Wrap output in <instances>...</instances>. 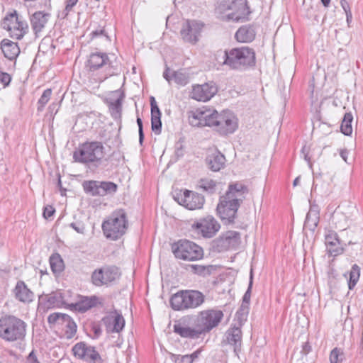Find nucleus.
Segmentation results:
<instances>
[{"instance_id": "nucleus-56", "label": "nucleus", "mask_w": 363, "mask_h": 363, "mask_svg": "<svg viewBox=\"0 0 363 363\" xmlns=\"http://www.w3.org/2000/svg\"><path fill=\"white\" fill-rule=\"evenodd\" d=\"M55 208L52 206L48 205L44 207L43 215L45 219H48L51 218L55 214Z\"/></svg>"}, {"instance_id": "nucleus-18", "label": "nucleus", "mask_w": 363, "mask_h": 363, "mask_svg": "<svg viewBox=\"0 0 363 363\" xmlns=\"http://www.w3.org/2000/svg\"><path fill=\"white\" fill-rule=\"evenodd\" d=\"M102 305L103 298L96 295L88 296L77 294L76 301L74 303H68L67 308L72 311L84 313L92 308Z\"/></svg>"}, {"instance_id": "nucleus-28", "label": "nucleus", "mask_w": 363, "mask_h": 363, "mask_svg": "<svg viewBox=\"0 0 363 363\" xmlns=\"http://www.w3.org/2000/svg\"><path fill=\"white\" fill-rule=\"evenodd\" d=\"M0 48L4 56L11 61L16 60L21 52L18 43L7 38H4L1 41Z\"/></svg>"}, {"instance_id": "nucleus-7", "label": "nucleus", "mask_w": 363, "mask_h": 363, "mask_svg": "<svg viewBox=\"0 0 363 363\" xmlns=\"http://www.w3.org/2000/svg\"><path fill=\"white\" fill-rule=\"evenodd\" d=\"M26 323L12 315L0 318V338L6 342L22 340L26 335Z\"/></svg>"}, {"instance_id": "nucleus-45", "label": "nucleus", "mask_w": 363, "mask_h": 363, "mask_svg": "<svg viewBox=\"0 0 363 363\" xmlns=\"http://www.w3.org/2000/svg\"><path fill=\"white\" fill-rule=\"evenodd\" d=\"M242 16H239L236 13H231L228 15V18L236 22H239L240 21H242L243 20H248L247 16L250 14L251 11H250V8L247 3L242 6Z\"/></svg>"}, {"instance_id": "nucleus-53", "label": "nucleus", "mask_w": 363, "mask_h": 363, "mask_svg": "<svg viewBox=\"0 0 363 363\" xmlns=\"http://www.w3.org/2000/svg\"><path fill=\"white\" fill-rule=\"evenodd\" d=\"M91 330L94 333V335L91 336L92 339H98L102 333V330L100 325L96 323H91Z\"/></svg>"}, {"instance_id": "nucleus-30", "label": "nucleus", "mask_w": 363, "mask_h": 363, "mask_svg": "<svg viewBox=\"0 0 363 363\" xmlns=\"http://www.w3.org/2000/svg\"><path fill=\"white\" fill-rule=\"evenodd\" d=\"M206 164L209 169L218 172L225 167V157L219 151H216L206 157Z\"/></svg>"}, {"instance_id": "nucleus-41", "label": "nucleus", "mask_w": 363, "mask_h": 363, "mask_svg": "<svg viewBox=\"0 0 363 363\" xmlns=\"http://www.w3.org/2000/svg\"><path fill=\"white\" fill-rule=\"evenodd\" d=\"M349 275L348 288L350 290H352L359 279L360 267L357 264H354L351 267Z\"/></svg>"}, {"instance_id": "nucleus-33", "label": "nucleus", "mask_w": 363, "mask_h": 363, "mask_svg": "<svg viewBox=\"0 0 363 363\" xmlns=\"http://www.w3.org/2000/svg\"><path fill=\"white\" fill-rule=\"evenodd\" d=\"M82 186L86 194L93 197H101L99 180H84Z\"/></svg>"}, {"instance_id": "nucleus-50", "label": "nucleus", "mask_w": 363, "mask_h": 363, "mask_svg": "<svg viewBox=\"0 0 363 363\" xmlns=\"http://www.w3.org/2000/svg\"><path fill=\"white\" fill-rule=\"evenodd\" d=\"M184 138H180L177 142H176L174 145L175 148V156L177 159L182 157L184 155L185 152V147H184Z\"/></svg>"}, {"instance_id": "nucleus-8", "label": "nucleus", "mask_w": 363, "mask_h": 363, "mask_svg": "<svg viewBox=\"0 0 363 363\" xmlns=\"http://www.w3.org/2000/svg\"><path fill=\"white\" fill-rule=\"evenodd\" d=\"M2 28L9 32V36L15 40H21L29 30L26 18L16 10L7 12L1 23Z\"/></svg>"}, {"instance_id": "nucleus-9", "label": "nucleus", "mask_w": 363, "mask_h": 363, "mask_svg": "<svg viewBox=\"0 0 363 363\" xmlns=\"http://www.w3.org/2000/svg\"><path fill=\"white\" fill-rule=\"evenodd\" d=\"M172 253L177 259L194 262L203 257V248L186 239H181L171 245Z\"/></svg>"}, {"instance_id": "nucleus-27", "label": "nucleus", "mask_w": 363, "mask_h": 363, "mask_svg": "<svg viewBox=\"0 0 363 363\" xmlns=\"http://www.w3.org/2000/svg\"><path fill=\"white\" fill-rule=\"evenodd\" d=\"M256 33V27L254 24L244 25L236 31L235 38L238 42L249 43L255 39Z\"/></svg>"}, {"instance_id": "nucleus-44", "label": "nucleus", "mask_w": 363, "mask_h": 363, "mask_svg": "<svg viewBox=\"0 0 363 363\" xmlns=\"http://www.w3.org/2000/svg\"><path fill=\"white\" fill-rule=\"evenodd\" d=\"M250 307H246L244 306H240L238 310L235 313V318L238 321L237 326H242L244 325L245 322L247 320V318L249 313Z\"/></svg>"}, {"instance_id": "nucleus-54", "label": "nucleus", "mask_w": 363, "mask_h": 363, "mask_svg": "<svg viewBox=\"0 0 363 363\" xmlns=\"http://www.w3.org/2000/svg\"><path fill=\"white\" fill-rule=\"evenodd\" d=\"M171 359L174 363H191L190 360H189L187 355L172 354Z\"/></svg>"}, {"instance_id": "nucleus-22", "label": "nucleus", "mask_w": 363, "mask_h": 363, "mask_svg": "<svg viewBox=\"0 0 363 363\" xmlns=\"http://www.w3.org/2000/svg\"><path fill=\"white\" fill-rule=\"evenodd\" d=\"M325 244L327 253L330 256L336 257L344 252L343 245L337 233L332 230H328L325 235Z\"/></svg>"}, {"instance_id": "nucleus-58", "label": "nucleus", "mask_w": 363, "mask_h": 363, "mask_svg": "<svg viewBox=\"0 0 363 363\" xmlns=\"http://www.w3.org/2000/svg\"><path fill=\"white\" fill-rule=\"evenodd\" d=\"M78 0H66V6L64 11L65 17L68 16L72 8L77 4Z\"/></svg>"}, {"instance_id": "nucleus-15", "label": "nucleus", "mask_w": 363, "mask_h": 363, "mask_svg": "<svg viewBox=\"0 0 363 363\" xmlns=\"http://www.w3.org/2000/svg\"><path fill=\"white\" fill-rule=\"evenodd\" d=\"M174 199L179 204L189 210L201 209L205 203L203 195L188 189H185L183 193L182 191L177 193Z\"/></svg>"}, {"instance_id": "nucleus-59", "label": "nucleus", "mask_w": 363, "mask_h": 363, "mask_svg": "<svg viewBox=\"0 0 363 363\" xmlns=\"http://www.w3.org/2000/svg\"><path fill=\"white\" fill-rule=\"evenodd\" d=\"M69 226L73 228L78 233L84 234V225L82 223H71Z\"/></svg>"}, {"instance_id": "nucleus-47", "label": "nucleus", "mask_w": 363, "mask_h": 363, "mask_svg": "<svg viewBox=\"0 0 363 363\" xmlns=\"http://www.w3.org/2000/svg\"><path fill=\"white\" fill-rule=\"evenodd\" d=\"M252 284H253V274H252V269H251L248 287L242 297V301L241 306L250 307Z\"/></svg>"}, {"instance_id": "nucleus-32", "label": "nucleus", "mask_w": 363, "mask_h": 363, "mask_svg": "<svg viewBox=\"0 0 363 363\" xmlns=\"http://www.w3.org/2000/svg\"><path fill=\"white\" fill-rule=\"evenodd\" d=\"M50 14L43 11L35 12L30 18L32 29L37 34L40 32L48 21Z\"/></svg>"}, {"instance_id": "nucleus-34", "label": "nucleus", "mask_w": 363, "mask_h": 363, "mask_svg": "<svg viewBox=\"0 0 363 363\" xmlns=\"http://www.w3.org/2000/svg\"><path fill=\"white\" fill-rule=\"evenodd\" d=\"M228 247L230 250H237L241 244L240 233L238 231L228 230L223 233Z\"/></svg>"}, {"instance_id": "nucleus-48", "label": "nucleus", "mask_w": 363, "mask_h": 363, "mask_svg": "<svg viewBox=\"0 0 363 363\" xmlns=\"http://www.w3.org/2000/svg\"><path fill=\"white\" fill-rule=\"evenodd\" d=\"M66 313H52L49 315L48 317V323L50 325V327H52L53 325L56 324H61L62 322H63L65 318H66Z\"/></svg>"}, {"instance_id": "nucleus-36", "label": "nucleus", "mask_w": 363, "mask_h": 363, "mask_svg": "<svg viewBox=\"0 0 363 363\" xmlns=\"http://www.w3.org/2000/svg\"><path fill=\"white\" fill-rule=\"evenodd\" d=\"M66 318H65L61 325H65V336L69 340L75 335L77 325L71 316L67 314Z\"/></svg>"}, {"instance_id": "nucleus-63", "label": "nucleus", "mask_w": 363, "mask_h": 363, "mask_svg": "<svg viewBox=\"0 0 363 363\" xmlns=\"http://www.w3.org/2000/svg\"><path fill=\"white\" fill-rule=\"evenodd\" d=\"M201 352V350H197L194 351L193 353H191V354H186V355H187V357H189V360H190V362L192 363L196 359H197L199 357Z\"/></svg>"}, {"instance_id": "nucleus-40", "label": "nucleus", "mask_w": 363, "mask_h": 363, "mask_svg": "<svg viewBox=\"0 0 363 363\" xmlns=\"http://www.w3.org/2000/svg\"><path fill=\"white\" fill-rule=\"evenodd\" d=\"M353 116L351 112L346 113L342 120L340 130L342 134L347 136L351 135L352 133V122Z\"/></svg>"}, {"instance_id": "nucleus-64", "label": "nucleus", "mask_w": 363, "mask_h": 363, "mask_svg": "<svg viewBox=\"0 0 363 363\" xmlns=\"http://www.w3.org/2000/svg\"><path fill=\"white\" fill-rule=\"evenodd\" d=\"M340 5L345 12V13H347V12H352L350 6L347 1V0H340Z\"/></svg>"}, {"instance_id": "nucleus-13", "label": "nucleus", "mask_w": 363, "mask_h": 363, "mask_svg": "<svg viewBox=\"0 0 363 363\" xmlns=\"http://www.w3.org/2000/svg\"><path fill=\"white\" fill-rule=\"evenodd\" d=\"M121 277L119 268L116 266H106L95 269L91 276V283L96 286H108Z\"/></svg>"}, {"instance_id": "nucleus-12", "label": "nucleus", "mask_w": 363, "mask_h": 363, "mask_svg": "<svg viewBox=\"0 0 363 363\" xmlns=\"http://www.w3.org/2000/svg\"><path fill=\"white\" fill-rule=\"evenodd\" d=\"M223 313L218 309H208L199 313L196 320L203 334L217 327L223 318Z\"/></svg>"}, {"instance_id": "nucleus-17", "label": "nucleus", "mask_w": 363, "mask_h": 363, "mask_svg": "<svg viewBox=\"0 0 363 363\" xmlns=\"http://www.w3.org/2000/svg\"><path fill=\"white\" fill-rule=\"evenodd\" d=\"M221 344L223 346H229L232 348L235 355L239 357L242 346V332L241 328L237 326V324H232L225 331Z\"/></svg>"}, {"instance_id": "nucleus-16", "label": "nucleus", "mask_w": 363, "mask_h": 363, "mask_svg": "<svg viewBox=\"0 0 363 363\" xmlns=\"http://www.w3.org/2000/svg\"><path fill=\"white\" fill-rule=\"evenodd\" d=\"M72 352L78 359L90 363H103V359L95 347L88 345L85 342L76 343L72 348Z\"/></svg>"}, {"instance_id": "nucleus-29", "label": "nucleus", "mask_w": 363, "mask_h": 363, "mask_svg": "<svg viewBox=\"0 0 363 363\" xmlns=\"http://www.w3.org/2000/svg\"><path fill=\"white\" fill-rule=\"evenodd\" d=\"M218 116H220V113L216 111H211L208 110L198 113L194 116V118L199 121V125L212 127L214 130H216V128L218 125L217 121H218Z\"/></svg>"}, {"instance_id": "nucleus-5", "label": "nucleus", "mask_w": 363, "mask_h": 363, "mask_svg": "<svg viewBox=\"0 0 363 363\" xmlns=\"http://www.w3.org/2000/svg\"><path fill=\"white\" fill-rule=\"evenodd\" d=\"M128 228V216L125 211L119 208L113 211L101 225L105 237L111 240H117L125 234Z\"/></svg>"}, {"instance_id": "nucleus-35", "label": "nucleus", "mask_w": 363, "mask_h": 363, "mask_svg": "<svg viewBox=\"0 0 363 363\" xmlns=\"http://www.w3.org/2000/svg\"><path fill=\"white\" fill-rule=\"evenodd\" d=\"M188 267L193 274L203 277L210 276L216 270L213 265L189 264Z\"/></svg>"}, {"instance_id": "nucleus-57", "label": "nucleus", "mask_w": 363, "mask_h": 363, "mask_svg": "<svg viewBox=\"0 0 363 363\" xmlns=\"http://www.w3.org/2000/svg\"><path fill=\"white\" fill-rule=\"evenodd\" d=\"M91 35L92 36V38H96V37L103 35V36L106 37V38L107 40H110L109 36L107 35V33H106V31L103 27H99L96 30H93L91 33Z\"/></svg>"}, {"instance_id": "nucleus-19", "label": "nucleus", "mask_w": 363, "mask_h": 363, "mask_svg": "<svg viewBox=\"0 0 363 363\" xmlns=\"http://www.w3.org/2000/svg\"><path fill=\"white\" fill-rule=\"evenodd\" d=\"M203 27V23L200 21L189 19L185 21L180 30V35L184 42L196 44L199 41Z\"/></svg>"}, {"instance_id": "nucleus-31", "label": "nucleus", "mask_w": 363, "mask_h": 363, "mask_svg": "<svg viewBox=\"0 0 363 363\" xmlns=\"http://www.w3.org/2000/svg\"><path fill=\"white\" fill-rule=\"evenodd\" d=\"M163 77L169 82L174 79V82L180 86H185L189 82V77L179 71H172L166 65L165 69L163 72Z\"/></svg>"}, {"instance_id": "nucleus-11", "label": "nucleus", "mask_w": 363, "mask_h": 363, "mask_svg": "<svg viewBox=\"0 0 363 363\" xmlns=\"http://www.w3.org/2000/svg\"><path fill=\"white\" fill-rule=\"evenodd\" d=\"M67 304L65 295L60 291H55L49 294H43L38 296V311L45 313L52 308H67Z\"/></svg>"}, {"instance_id": "nucleus-55", "label": "nucleus", "mask_w": 363, "mask_h": 363, "mask_svg": "<svg viewBox=\"0 0 363 363\" xmlns=\"http://www.w3.org/2000/svg\"><path fill=\"white\" fill-rule=\"evenodd\" d=\"M327 274H328V279L329 284L334 282L338 276V274H337L336 269L334 267H330V266L328 267Z\"/></svg>"}, {"instance_id": "nucleus-2", "label": "nucleus", "mask_w": 363, "mask_h": 363, "mask_svg": "<svg viewBox=\"0 0 363 363\" xmlns=\"http://www.w3.org/2000/svg\"><path fill=\"white\" fill-rule=\"evenodd\" d=\"M85 67L89 72L93 74L102 71L103 74L99 77V82H104L121 72L120 63L114 55L110 57L108 53L97 50L89 54L85 62Z\"/></svg>"}, {"instance_id": "nucleus-3", "label": "nucleus", "mask_w": 363, "mask_h": 363, "mask_svg": "<svg viewBox=\"0 0 363 363\" xmlns=\"http://www.w3.org/2000/svg\"><path fill=\"white\" fill-rule=\"evenodd\" d=\"M223 58L222 65L231 70L242 72L256 65L255 51L248 46L226 49L223 52Z\"/></svg>"}, {"instance_id": "nucleus-43", "label": "nucleus", "mask_w": 363, "mask_h": 363, "mask_svg": "<svg viewBox=\"0 0 363 363\" xmlns=\"http://www.w3.org/2000/svg\"><path fill=\"white\" fill-rule=\"evenodd\" d=\"M319 220V216H315L313 213L311 215L307 213L303 225V228L308 229L310 231L314 233L318 225Z\"/></svg>"}, {"instance_id": "nucleus-25", "label": "nucleus", "mask_w": 363, "mask_h": 363, "mask_svg": "<svg viewBox=\"0 0 363 363\" xmlns=\"http://www.w3.org/2000/svg\"><path fill=\"white\" fill-rule=\"evenodd\" d=\"M114 99L110 98L107 100V104L111 116L116 120L121 118L122 103L125 98V93L120 89L113 92Z\"/></svg>"}, {"instance_id": "nucleus-39", "label": "nucleus", "mask_w": 363, "mask_h": 363, "mask_svg": "<svg viewBox=\"0 0 363 363\" xmlns=\"http://www.w3.org/2000/svg\"><path fill=\"white\" fill-rule=\"evenodd\" d=\"M101 197L113 196L118 191V185L111 181H100Z\"/></svg>"}, {"instance_id": "nucleus-49", "label": "nucleus", "mask_w": 363, "mask_h": 363, "mask_svg": "<svg viewBox=\"0 0 363 363\" xmlns=\"http://www.w3.org/2000/svg\"><path fill=\"white\" fill-rule=\"evenodd\" d=\"M344 354L341 349L335 347L333 349L330 354V363H340L343 361L342 357Z\"/></svg>"}, {"instance_id": "nucleus-1", "label": "nucleus", "mask_w": 363, "mask_h": 363, "mask_svg": "<svg viewBox=\"0 0 363 363\" xmlns=\"http://www.w3.org/2000/svg\"><path fill=\"white\" fill-rule=\"evenodd\" d=\"M248 191V187L240 182L228 184V190L220 196L216 207L217 214L224 225L235 223L238 211Z\"/></svg>"}, {"instance_id": "nucleus-20", "label": "nucleus", "mask_w": 363, "mask_h": 363, "mask_svg": "<svg viewBox=\"0 0 363 363\" xmlns=\"http://www.w3.org/2000/svg\"><path fill=\"white\" fill-rule=\"evenodd\" d=\"M216 131L220 135L233 133L238 128V118L230 111H223L218 116Z\"/></svg>"}, {"instance_id": "nucleus-26", "label": "nucleus", "mask_w": 363, "mask_h": 363, "mask_svg": "<svg viewBox=\"0 0 363 363\" xmlns=\"http://www.w3.org/2000/svg\"><path fill=\"white\" fill-rule=\"evenodd\" d=\"M151 108V127L152 130L157 135L160 134L162 131V113L156 102L155 98L152 96L150 97Z\"/></svg>"}, {"instance_id": "nucleus-61", "label": "nucleus", "mask_w": 363, "mask_h": 363, "mask_svg": "<svg viewBox=\"0 0 363 363\" xmlns=\"http://www.w3.org/2000/svg\"><path fill=\"white\" fill-rule=\"evenodd\" d=\"M311 346L309 342L307 341L303 344L301 353L303 355H307L311 351Z\"/></svg>"}, {"instance_id": "nucleus-42", "label": "nucleus", "mask_w": 363, "mask_h": 363, "mask_svg": "<svg viewBox=\"0 0 363 363\" xmlns=\"http://www.w3.org/2000/svg\"><path fill=\"white\" fill-rule=\"evenodd\" d=\"M199 188L209 194H213L216 191V182L209 179H201L199 182Z\"/></svg>"}, {"instance_id": "nucleus-6", "label": "nucleus", "mask_w": 363, "mask_h": 363, "mask_svg": "<svg viewBox=\"0 0 363 363\" xmlns=\"http://www.w3.org/2000/svg\"><path fill=\"white\" fill-rule=\"evenodd\" d=\"M206 300L205 295L199 290H179L172 294L169 303L174 311H184L200 307Z\"/></svg>"}, {"instance_id": "nucleus-62", "label": "nucleus", "mask_w": 363, "mask_h": 363, "mask_svg": "<svg viewBox=\"0 0 363 363\" xmlns=\"http://www.w3.org/2000/svg\"><path fill=\"white\" fill-rule=\"evenodd\" d=\"M315 214V216H320V209L318 205L315 203H311L309 211L308 212V214Z\"/></svg>"}, {"instance_id": "nucleus-46", "label": "nucleus", "mask_w": 363, "mask_h": 363, "mask_svg": "<svg viewBox=\"0 0 363 363\" xmlns=\"http://www.w3.org/2000/svg\"><path fill=\"white\" fill-rule=\"evenodd\" d=\"M52 95V89H45L43 94L41 95L40 98L38 101V111H42L45 105L48 104L49 100L50 99Z\"/></svg>"}, {"instance_id": "nucleus-52", "label": "nucleus", "mask_w": 363, "mask_h": 363, "mask_svg": "<svg viewBox=\"0 0 363 363\" xmlns=\"http://www.w3.org/2000/svg\"><path fill=\"white\" fill-rule=\"evenodd\" d=\"M136 122L138 126L139 144L140 146H143L145 134L143 130V121L139 116H138Z\"/></svg>"}, {"instance_id": "nucleus-14", "label": "nucleus", "mask_w": 363, "mask_h": 363, "mask_svg": "<svg viewBox=\"0 0 363 363\" xmlns=\"http://www.w3.org/2000/svg\"><path fill=\"white\" fill-rule=\"evenodd\" d=\"M220 228V223L213 216L200 218L191 225V229L204 238H213Z\"/></svg>"}, {"instance_id": "nucleus-23", "label": "nucleus", "mask_w": 363, "mask_h": 363, "mask_svg": "<svg viewBox=\"0 0 363 363\" xmlns=\"http://www.w3.org/2000/svg\"><path fill=\"white\" fill-rule=\"evenodd\" d=\"M14 298L22 303L29 304L34 300V293L32 291L23 280H18L14 288L12 289Z\"/></svg>"}, {"instance_id": "nucleus-24", "label": "nucleus", "mask_w": 363, "mask_h": 363, "mask_svg": "<svg viewBox=\"0 0 363 363\" xmlns=\"http://www.w3.org/2000/svg\"><path fill=\"white\" fill-rule=\"evenodd\" d=\"M101 320L108 333H120L125 326L124 318L116 311L104 316Z\"/></svg>"}, {"instance_id": "nucleus-60", "label": "nucleus", "mask_w": 363, "mask_h": 363, "mask_svg": "<svg viewBox=\"0 0 363 363\" xmlns=\"http://www.w3.org/2000/svg\"><path fill=\"white\" fill-rule=\"evenodd\" d=\"M26 363H40L34 350H32L26 357Z\"/></svg>"}, {"instance_id": "nucleus-38", "label": "nucleus", "mask_w": 363, "mask_h": 363, "mask_svg": "<svg viewBox=\"0 0 363 363\" xmlns=\"http://www.w3.org/2000/svg\"><path fill=\"white\" fill-rule=\"evenodd\" d=\"M226 241L222 233L219 237L212 240L210 250L213 252H223L229 250Z\"/></svg>"}, {"instance_id": "nucleus-37", "label": "nucleus", "mask_w": 363, "mask_h": 363, "mask_svg": "<svg viewBox=\"0 0 363 363\" xmlns=\"http://www.w3.org/2000/svg\"><path fill=\"white\" fill-rule=\"evenodd\" d=\"M50 268L53 274H60L65 269V264L60 255L57 253L53 254L50 257Z\"/></svg>"}, {"instance_id": "nucleus-51", "label": "nucleus", "mask_w": 363, "mask_h": 363, "mask_svg": "<svg viewBox=\"0 0 363 363\" xmlns=\"http://www.w3.org/2000/svg\"><path fill=\"white\" fill-rule=\"evenodd\" d=\"M311 148L308 146L303 145L301 149V154L303 155L304 160L308 162L310 169L313 167L312 154Z\"/></svg>"}, {"instance_id": "nucleus-21", "label": "nucleus", "mask_w": 363, "mask_h": 363, "mask_svg": "<svg viewBox=\"0 0 363 363\" xmlns=\"http://www.w3.org/2000/svg\"><path fill=\"white\" fill-rule=\"evenodd\" d=\"M218 86L213 81L203 84L193 86L191 98L199 101L206 102L211 99L218 92Z\"/></svg>"}, {"instance_id": "nucleus-4", "label": "nucleus", "mask_w": 363, "mask_h": 363, "mask_svg": "<svg viewBox=\"0 0 363 363\" xmlns=\"http://www.w3.org/2000/svg\"><path fill=\"white\" fill-rule=\"evenodd\" d=\"M105 147L101 142L91 141L81 144L73 152L75 162L86 164L90 169L96 170L101 167L104 161Z\"/></svg>"}, {"instance_id": "nucleus-10", "label": "nucleus", "mask_w": 363, "mask_h": 363, "mask_svg": "<svg viewBox=\"0 0 363 363\" xmlns=\"http://www.w3.org/2000/svg\"><path fill=\"white\" fill-rule=\"evenodd\" d=\"M173 331L182 338L191 340L198 339L203 334L195 315H186L175 320Z\"/></svg>"}]
</instances>
